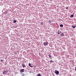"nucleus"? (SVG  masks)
<instances>
[{
    "label": "nucleus",
    "instance_id": "nucleus-1",
    "mask_svg": "<svg viewBox=\"0 0 76 76\" xmlns=\"http://www.w3.org/2000/svg\"><path fill=\"white\" fill-rule=\"evenodd\" d=\"M8 73V71L4 70V71L3 73V75H6Z\"/></svg>",
    "mask_w": 76,
    "mask_h": 76
},
{
    "label": "nucleus",
    "instance_id": "nucleus-2",
    "mask_svg": "<svg viewBox=\"0 0 76 76\" xmlns=\"http://www.w3.org/2000/svg\"><path fill=\"white\" fill-rule=\"evenodd\" d=\"M55 73L57 75H58L59 74V72L57 70H56L55 71Z\"/></svg>",
    "mask_w": 76,
    "mask_h": 76
},
{
    "label": "nucleus",
    "instance_id": "nucleus-3",
    "mask_svg": "<svg viewBox=\"0 0 76 76\" xmlns=\"http://www.w3.org/2000/svg\"><path fill=\"white\" fill-rule=\"evenodd\" d=\"M48 44V42L43 43V45L44 46H46V45H47Z\"/></svg>",
    "mask_w": 76,
    "mask_h": 76
},
{
    "label": "nucleus",
    "instance_id": "nucleus-4",
    "mask_svg": "<svg viewBox=\"0 0 76 76\" xmlns=\"http://www.w3.org/2000/svg\"><path fill=\"white\" fill-rule=\"evenodd\" d=\"M21 72L22 73L23 72H24V69H22L20 70Z\"/></svg>",
    "mask_w": 76,
    "mask_h": 76
},
{
    "label": "nucleus",
    "instance_id": "nucleus-5",
    "mask_svg": "<svg viewBox=\"0 0 76 76\" xmlns=\"http://www.w3.org/2000/svg\"><path fill=\"white\" fill-rule=\"evenodd\" d=\"M22 66H23V68H24V67H26V66L25 65V64H23L22 65Z\"/></svg>",
    "mask_w": 76,
    "mask_h": 76
},
{
    "label": "nucleus",
    "instance_id": "nucleus-6",
    "mask_svg": "<svg viewBox=\"0 0 76 76\" xmlns=\"http://www.w3.org/2000/svg\"><path fill=\"white\" fill-rule=\"evenodd\" d=\"M48 56H49V58H51V57H52L51 55L50 54H48Z\"/></svg>",
    "mask_w": 76,
    "mask_h": 76
},
{
    "label": "nucleus",
    "instance_id": "nucleus-7",
    "mask_svg": "<svg viewBox=\"0 0 76 76\" xmlns=\"http://www.w3.org/2000/svg\"><path fill=\"white\" fill-rule=\"evenodd\" d=\"M28 65H29V66H30V67H33V66L31 65V64H30V63H29L28 64Z\"/></svg>",
    "mask_w": 76,
    "mask_h": 76
},
{
    "label": "nucleus",
    "instance_id": "nucleus-8",
    "mask_svg": "<svg viewBox=\"0 0 76 76\" xmlns=\"http://www.w3.org/2000/svg\"><path fill=\"white\" fill-rule=\"evenodd\" d=\"M72 28H76V26L72 25Z\"/></svg>",
    "mask_w": 76,
    "mask_h": 76
},
{
    "label": "nucleus",
    "instance_id": "nucleus-9",
    "mask_svg": "<svg viewBox=\"0 0 76 76\" xmlns=\"http://www.w3.org/2000/svg\"><path fill=\"white\" fill-rule=\"evenodd\" d=\"M64 34H63V33H61V36L63 37V36H64Z\"/></svg>",
    "mask_w": 76,
    "mask_h": 76
},
{
    "label": "nucleus",
    "instance_id": "nucleus-10",
    "mask_svg": "<svg viewBox=\"0 0 76 76\" xmlns=\"http://www.w3.org/2000/svg\"><path fill=\"white\" fill-rule=\"evenodd\" d=\"M60 34V31L58 30V34Z\"/></svg>",
    "mask_w": 76,
    "mask_h": 76
},
{
    "label": "nucleus",
    "instance_id": "nucleus-11",
    "mask_svg": "<svg viewBox=\"0 0 76 76\" xmlns=\"http://www.w3.org/2000/svg\"><path fill=\"white\" fill-rule=\"evenodd\" d=\"M74 16L73 15H72L71 16H70V17L71 18H73V17Z\"/></svg>",
    "mask_w": 76,
    "mask_h": 76
},
{
    "label": "nucleus",
    "instance_id": "nucleus-12",
    "mask_svg": "<svg viewBox=\"0 0 76 76\" xmlns=\"http://www.w3.org/2000/svg\"><path fill=\"white\" fill-rule=\"evenodd\" d=\"M37 76H41V75L39 73L38 74Z\"/></svg>",
    "mask_w": 76,
    "mask_h": 76
},
{
    "label": "nucleus",
    "instance_id": "nucleus-13",
    "mask_svg": "<svg viewBox=\"0 0 76 76\" xmlns=\"http://www.w3.org/2000/svg\"><path fill=\"white\" fill-rule=\"evenodd\" d=\"M60 27H63V25L61 24L60 25Z\"/></svg>",
    "mask_w": 76,
    "mask_h": 76
},
{
    "label": "nucleus",
    "instance_id": "nucleus-14",
    "mask_svg": "<svg viewBox=\"0 0 76 76\" xmlns=\"http://www.w3.org/2000/svg\"><path fill=\"white\" fill-rule=\"evenodd\" d=\"M53 61L51 60L50 61V63H52V62H53Z\"/></svg>",
    "mask_w": 76,
    "mask_h": 76
},
{
    "label": "nucleus",
    "instance_id": "nucleus-15",
    "mask_svg": "<svg viewBox=\"0 0 76 76\" xmlns=\"http://www.w3.org/2000/svg\"><path fill=\"white\" fill-rule=\"evenodd\" d=\"M21 75L22 76H24L25 75V74H23V73H21Z\"/></svg>",
    "mask_w": 76,
    "mask_h": 76
},
{
    "label": "nucleus",
    "instance_id": "nucleus-16",
    "mask_svg": "<svg viewBox=\"0 0 76 76\" xmlns=\"http://www.w3.org/2000/svg\"><path fill=\"white\" fill-rule=\"evenodd\" d=\"M14 23H16V20H14Z\"/></svg>",
    "mask_w": 76,
    "mask_h": 76
},
{
    "label": "nucleus",
    "instance_id": "nucleus-17",
    "mask_svg": "<svg viewBox=\"0 0 76 76\" xmlns=\"http://www.w3.org/2000/svg\"><path fill=\"white\" fill-rule=\"evenodd\" d=\"M40 24L41 25H43V23H42Z\"/></svg>",
    "mask_w": 76,
    "mask_h": 76
},
{
    "label": "nucleus",
    "instance_id": "nucleus-18",
    "mask_svg": "<svg viewBox=\"0 0 76 76\" xmlns=\"http://www.w3.org/2000/svg\"><path fill=\"white\" fill-rule=\"evenodd\" d=\"M49 22H50V23H51V21L50 20H49Z\"/></svg>",
    "mask_w": 76,
    "mask_h": 76
},
{
    "label": "nucleus",
    "instance_id": "nucleus-19",
    "mask_svg": "<svg viewBox=\"0 0 76 76\" xmlns=\"http://www.w3.org/2000/svg\"><path fill=\"white\" fill-rule=\"evenodd\" d=\"M75 71H76V67H75Z\"/></svg>",
    "mask_w": 76,
    "mask_h": 76
},
{
    "label": "nucleus",
    "instance_id": "nucleus-20",
    "mask_svg": "<svg viewBox=\"0 0 76 76\" xmlns=\"http://www.w3.org/2000/svg\"><path fill=\"white\" fill-rule=\"evenodd\" d=\"M66 9H68V7H67L66 8Z\"/></svg>",
    "mask_w": 76,
    "mask_h": 76
},
{
    "label": "nucleus",
    "instance_id": "nucleus-21",
    "mask_svg": "<svg viewBox=\"0 0 76 76\" xmlns=\"http://www.w3.org/2000/svg\"><path fill=\"white\" fill-rule=\"evenodd\" d=\"M1 61H3V60L1 59Z\"/></svg>",
    "mask_w": 76,
    "mask_h": 76
},
{
    "label": "nucleus",
    "instance_id": "nucleus-22",
    "mask_svg": "<svg viewBox=\"0 0 76 76\" xmlns=\"http://www.w3.org/2000/svg\"><path fill=\"white\" fill-rule=\"evenodd\" d=\"M51 59H52L51 58Z\"/></svg>",
    "mask_w": 76,
    "mask_h": 76
}]
</instances>
